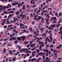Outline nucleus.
Instances as JSON below:
<instances>
[{
  "instance_id": "nucleus-1",
  "label": "nucleus",
  "mask_w": 62,
  "mask_h": 62,
  "mask_svg": "<svg viewBox=\"0 0 62 62\" xmlns=\"http://www.w3.org/2000/svg\"><path fill=\"white\" fill-rule=\"evenodd\" d=\"M39 40H40V39H39L37 40V42H39V44H44L45 43L44 42H40V41H39Z\"/></svg>"
},
{
  "instance_id": "nucleus-2",
  "label": "nucleus",
  "mask_w": 62,
  "mask_h": 62,
  "mask_svg": "<svg viewBox=\"0 0 62 62\" xmlns=\"http://www.w3.org/2000/svg\"><path fill=\"white\" fill-rule=\"evenodd\" d=\"M36 44L35 43H34L33 44H32L30 45V46L31 48H33L35 46Z\"/></svg>"
},
{
  "instance_id": "nucleus-3",
  "label": "nucleus",
  "mask_w": 62,
  "mask_h": 62,
  "mask_svg": "<svg viewBox=\"0 0 62 62\" xmlns=\"http://www.w3.org/2000/svg\"><path fill=\"white\" fill-rule=\"evenodd\" d=\"M56 26V25L55 24H53L52 25H51L50 26V27H52L53 28H54L55 27V26Z\"/></svg>"
},
{
  "instance_id": "nucleus-4",
  "label": "nucleus",
  "mask_w": 62,
  "mask_h": 62,
  "mask_svg": "<svg viewBox=\"0 0 62 62\" xmlns=\"http://www.w3.org/2000/svg\"><path fill=\"white\" fill-rule=\"evenodd\" d=\"M21 39H26V38H25V36H22L20 38Z\"/></svg>"
},
{
  "instance_id": "nucleus-5",
  "label": "nucleus",
  "mask_w": 62,
  "mask_h": 62,
  "mask_svg": "<svg viewBox=\"0 0 62 62\" xmlns=\"http://www.w3.org/2000/svg\"><path fill=\"white\" fill-rule=\"evenodd\" d=\"M46 61H50V60L51 59H49V57H46Z\"/></svg>"
},
{
  "instance_id": "nucleus-6",
  "label": "nucleus",
  "mask_w": 62,
  "mask_h": 62,
  "mask_svg": "<svg viewBox=\"0 0 62 62\" xmlns=\"http://www.w3.org/2000/svg\"><path fill=\"white\" fill-rule=\"evenodd\" d=\"M17 39L19 41H21L22 40V39H21V38H20L19 37H18L17 38Z\"/></svg>"
},
{
  "instance_id": "nucleus-7",
  "label": "nucleus",
  "mask_w": 62,
  "mask_h": 62,
  "mask_svg": "<svg viewBox=\"0 0 62 62\" xmlns=\"http://www.w3.org/2000/svg\"><path fill=\"white\" fill-rule=\"evenodd\" d=\"M9 54H13V53L12 52V51L11 50H10L9 51Z\"/></svg>"
},
{
  "instance_id": "nucleus-8",
  "label": "nucleus",
  "mask_w": 62,
  "mask_h": 62,
  "mask_svg": "<svg viewBox=\"0 0 62 62\" xmlns=\"http://www.w3.org/2000/svg\"><path fill=\"white\" fill-rule=\"evenodd\" d=\"M16 57H14V58L12 59V60L13 61H14L16 60Z\"/></svg>"
},
{
  "instance_id": "nucleus-9",
  "label": "nucleus",
  "mask_w": 62,
  "mask_h": 62,
  "mask_svg": "<svg viewBox=\"0 0 62 62\" xmlns=\"http://www.w3.org/2000/svg\"><path fill=\"white\" fill-rule=\"evenodd\" d=\"M52 19H54V20H56V17H52Z\"/></svg>"
},
{
  "instance_id": "nucleus-10",
  "label": "nucleus",
  "mask_w": 62,
  "mask_h": 62,
  "mask_svg": "<svg viewBox=\"0 0 62 62\" xmlns=\"http://www.w3.org/2000/svg\"><path fill=\"white\" fill-rule=\"evenodd\" d=\"M3 13L5 14H8V12H6V11H5L3 12Z\"/></svg>"
},
{
  "instance_id": "nucleus-11",
  "label": "nucleus",
  "mask_w": 62,
  "mask_h": 62,
  "mask_svg": "<svg viewBox=\"0 0 62 62\" xmlns=\"http://www.w3.org/2000/svg\"><path fill=\"white\" fill-rule=\"evenodd\" d=\"M9 39V37H8L7 38H6L4 39V41H7V40H8Z\"/></svg>"
},
{
  "instance_id": "nucleus-12",
  "label": "nucleus",
  "mask_w": 62,
  "mask_h": 62,
  "mask_svg": "<svg viewBox=\"0 0 62 62\" xmlns=\"http://www.w3.org/2000/svg\"><path fill=\"white\" fill-rule=\"evenodd\" d=\"M16 14V16H17L19 14V11H17L16 12V13H15Z\"/></svg>"
},
{
  "instance_id": "nucleus-13",
  "label": "nucleus",
  "mask_w": 62,
  "mask_h": 62,
  "mask_svg": "<svg viewBox=\"0 0 62 62\" xmlns=\"http://www.w3.org/2000/svg\"><path fill=\"white\" fill-rule=\"evenodd\" d=\"M44 29V28H42V29H41V28H39V30L42 31H43V29Z\"/></svg>"
},
{
  "instance_id": "nucleus-14",
  "label": "nucleus",
  "mask_w": 62,
  "mask_h": 62,
  "mask_svg": "<svg viewBox=\"0 0 62 62\" xmlns=\"http://www.w3.org/2000/svg\"><path fill=\"white\" fill-rule=\"evenodd\" d=\"M22 4H20L19 3L18 4V5H17V7L18 8H19V7H20V6H22V5H21Z\"/></svg>"
},
{
  "instance_id": "nucleus-15",
  "label": "nucleus",
  "mask_w": 62,
  "mask_h": 62,
  "mask_svg": "<svg viewBox=\"0 0 62 62\" xmlns=\"http://www.w3.org/2000/svg\"><path fill=\"white\" fill-rule=\"evenodd\" d=\"M26 15H23L22 16V18H26Z\"/></svg>"
},
{
  "instance_id": "nucleus-16",
  "label": "nucleus",
  "mask_w": 62,
  "mask_h": 62,
  "mask_svg": "<svg viewBox=\"0 0 62 62\" xmlns=\"http://www.w3.org/2000/svg\"><path fill=\"white\" fill-rule=\"evenodd\" d=\"M22 9H25V5H24L23 6Z\"/></svg>"
},
{
  "instance_id": "nucleus-17",
  "label": "nucleus",
  "mask_w": 62,
  "mask_h": 62,
  "mask_svg": "<svg viewBox=\"0 0 62 62\" xmlns=\"http://www.w3.org/2000/svg\"><path fill=\"white\" fill-rule=\"evenodd\" d=\"M16 19L15 18H14V20H13V22L14 23H16Z\"/></svg>"
},
{
  "instance_id": "nucleus-18",
  "label": "nucleus",
  "mask_w": 62,
  "mask_h": 62,
  "mask_svg": "<svg viewBox=\"0 0 62 62\" xmlns=\"http://www.w3.org/2000/svg\"><path fill=\"white\" fill-rule=\"evenodd\" d=\"M49 47L50 48H51V47H52V48H53V47H54V45L52 44H51L50 46Z\"/></svg>"
},
{
  "instance_id": "nucleus-19",
  "label": "nucleus",
  "mask_w": 62,
  "mask_h": 62,
  "mask_svg": "<svg viewBox=\"0 0 62 62\" xmlns=\"http://www.w3.org/2000/svg\"><path fill=\"white\" fill-rule=\"evenodd\" d=\"M57 56L56 55H55L54 56V59H57Z\"/></svg>"
},
{
  "instance_id": "nucleus-20",
  "label": "nucleus",
  "mask_w": 62,
  "mask_h": 62,
  "mask_svg": "<svg viewBox=\"0 0 62 62\" xmlns=\"http://www.w3.org/2000/svg\"><path fill=\"white\" fill-rule=\"evenodd\" d=\"M7 8V6H4V7L3 6L2 7V9H3L4 8Z\"/></svg>"
},
{
  "instance_id": "nucleus-21",
  "label": "nucleus",
  "mask_w": 62,
  "mask_h": 62,
  "mask_svg": "<svg viewBox=\"0 0 62 62\" xmlns=\"http://www.w3.org/2000/svg\"><path fill=\"white\" fill-rule=\"evenodd\" d=\"M56 48L57 49H60V48H61V47H60L59 46H57L56 47Z\"/></svg>"
},
{
  "instance_id": "nucleus-22",
  "label": "nucleus",
  "mask_w": 62,
  "mask_h": 62,
  "mask_svg": "<svg viewBox=\"0 0 62 62\" xmlns=\"http://www.w3.org/2000/svg\"><path fill=\"white\" fill-rule=\"evenodd\" d=\"M32 56H35V54H34V53H32Z\"/></svg>"
},
{
  "instance_id": "nucleus-23",
  "label": "nucleus",
  "mask_w": 62,
  "mask_h": 62,
  "mask_svg": "<svg viewBox=\"0 0 62 62\" xmlns=\"http://www.w3.org/2000/svg\"><path fill=\"white\" fill-rule=\"evenodd\" d=\"M12 39H13V40H16V38L14 37H12Z\"/></svg>"
},
{
  "instance_id": "nucleus-24",
  "label": "nucleus",
  "mask_w": 62,
  "mask_h": 62,
  "mask_svg": "<svg viewBox=\"0 0 62 62\" xmlns=\"http://www.w3.org/2000/svg\"><path fill=\"white\" fill-rule=\"evenodd\" d=\"M36 51H37V53H39V50H38V49H37L36 50Z\"/></svg>"
},
{
  "instance_id": "nucleus-25",
  "label": "nucleus",
  "mask_w": 62,
  "mask_h": 62,
  "mask_svg": "<svg viewBox=\"0 0 62 62\" xmlns=\"http://www.w3.org/2000/svg\"><path fill=\"white\" fill-rule=\"evenodd\" d=\"M3 53H6V49H5L4 48L3 49Z\"/></svg>"
},
{
  "instance_id": "nucleus-26",
  "label": "nucleus",
  "mask_w": 62,
  "mask_h": 62,
  "mask_svg": "<svg viewBox=\"0 0 62 62\" xmlns=\"http://www.w3.org/2000/svg\"><path fill=\"white\" fill-rule=\"evenodd\" d=\"M46 54H47V53H49V51H48V49H46Z\"/></svg>"
},
{
  "instance_id": "nucleus-27",
  "label": "nucleus",
  "mask_w": 62,
  "mask_h": 62,
  "mask_svg": "<svg viewBox=\"0 0 62 62\" xmlns=\"http://www.w3.org/2000/svg\"><path fill=\"white\" fill-rule=\"evenodd\" d=\"M62 26H61L60 27V31H62Z\"/></svg>"
},
{
  "instance_id": "nucleus-28",
  "label": "nucleus",
  "mask_w": 62,
  "mask_h": 62,
  "mask_svg": "<svg viewBox=\"0 0 62 62\" xmlns=\"http://www.w3.org/2000/svg\"><path fill=\"white\" fill-rule=\"evenodd\" d=\"M18 4V2H16V3H15V6L17 5Z\"/></svg>"
},
{
  "instance_id": "nucleus-29",
  "label": "nucleus",
  "mask_w": 62,
  "mask_h": 62,
  "mask_svg": "<svg viewBox=\"0 0 62 62\" xmlns=\"http://www.w3.org/2000/svg\"><path fill=\"white\" fill-rule=\"evenodd\" d=\"M12 39H12V37L10 38H9V39H10V41H12L13 40Z\"/></svg>"
},
{
  "instance_id": "nucleus-30",
  "label": "nucleus",
  "mask_w": 62,
  "mask_h": 62,
  "mask_svg": "<svg viewBox=\"0 0 62 62\" xmlns=\"http://www.w3.org/2000/svg\"><path fill=\"white\" fill-rule=\"evenodd\" d=\"M23 31L25 33H26V30H23Z\"/></svg>"
},
{
  "instance_id": "nucleus-31",
  "label": "nucleus",
  "mask_w": 62,
  "mask_h": 62,
  "mask_svg": "<svg viewBox=\"0 0 62 62\" xmlns=\"http://www.w3.org/2000/svg\"><path fill=\"white\" fill-rule=\"evenodd\" d=\"M29 42L30 43V44L31 45L33 43V41H30Z\"/></svg>"
},
{
  "instance_id": "nucleus-32",
  "label": "nucleus",
  "mask_w": 62,
  "mask_h": 62,
  "mask_svg": "<svg viewBox=\"0 0 62 62\" xmlns=\"http://www.w3.org/2000/svg\"><path fill=\"white\" fill-rule=\"evenodd\" d=\"M49 20L48 19H46V23H48L49 22V21H48Z\"/></svg>"
},
{
  "instance_id": "nucleus-33",
  "label": "nucleus",
  "mask_w": 62,
  "mask_h": 62,
  "mask_svg": "<svg viewBox=\"0 0 62 62\" xmlns=\"http://www.w3.org/2000/svg\"><path fill=\"white\" fill-rule=\"evenodd\" d=\"M55 16H58V14H57V12H56L55 13Z\"/></svg>"
},
{
  "instance_id": "nucleus-34",
  "label": "nucleus",
  "mask_w": 62,
  "mask_h": 62,
  "mask_svg": "<svg viewBox=\"0 0 62 62\" xmlns=\"http://www.w3.org/2000/svg\"><path fill=\"white\" fill-rule=\"evenodd\" d=\"M37 8H35V9L34 11V12H36V11H37Z\"/></svg>"
},
{
  "instance_id": "nucleus-35",
  "label": "nucleus",
  "mask_w": 62,
  "mask_h": 62,
  "mask_svg": "<svg viewBox=\"0 0 62 62\" xmlns=\"http://www.w3.org/2000/svg\"><path fill=\"white\" fill-rule=\"evenodd\" d=\"M3 27H4V28H7V26H4Z\"/></svg>"
},
{
  "instance_id": "nucleus-36",
  "label": "nucleus",
  "mask_w": 62,
  "mask_h": 62,
  "mask_svg": "<svg viewBox=\"0 0 62 62\" xmlns=\"http://www.w3.org/2000/svg\"><path fill=\"white\" fill-rule=\"evenodd\" d=\"M20 53V52H18L16 54V55H17L18 54H19Z\"/></svg>"
},
{
  "instance_id": "nucleus-37",
  "label": "nucleus",
  "mask_w": 62,
  "mask_h": 62,
  "mask_svg": "<svg viewBox=\"0 0 62 62\" xmlns=\"http://www.w3.org/2000/svg\"><path fill=\"white\" fill-rule=\"evenodd\" d=\"M53 24H54V23H56V21H55L54 20L53 21Z\"/></svg>"
},
{
  "instance_id": "nucleus-38",
  "label": "nucleus",
  "mask_w": 62,
  "mask_h": 62,
  "mask_svg": "<svg viewBox=\"0 0 62 62\" xmlns=\"http://www.w3.org/2000/svg\"><path fill=\"white\" fill-rule=\"evenodd\" d=\"M34 19L35 20H38V18H37L35 17H34Z\"/></svg>"
},
{
  "instance_id": "nucleus-39",
  "label": "nucleus",
  "mask_w": 62,
  "mask_h": 62,
  "mask_svg": "<svg viewBox=\"0 0 62 62\" xmlns=\"http://www.w3.org/2000/svg\"><path fill=\"white\" fill-rule=\"evenodd\" d=\"M33 61H37L36 59H35V58H33Z\"/></svg>"
},
{
  "instance_id": "nucleus-40",
  "label": "nucleus",
  "mask_w": 62,
  "mask_h": 62,
  "mask_svg": "<svg viewBox=\"0 0 62 62\" xmlns=\"http://www.w3.org/2000/svg\"><path fill=\"white\" fill-rule=\"evenodd\" d=\"M12 26V24H10L8 26V27H11Z\"/></svg>"
},
{
  "instance_id": "nucleus-41",
  "label": "nucleus",
  "mask_w": 62,
  "mask_h": 62,
  "mask_svg": "<svg viewBox=\"0 0 62 62\" xmlns=\"http://www.w3.org/2000/svg\"><path fill=\"white\" fill-rule=\"evenodd\" d=\"M40 46H44V44H41L40 45Z\"/></svg>"
},
{
  "instance_id": "nucleus-42",
  "label": "nucleus",
  "mask_w": 62,
  "mask_h": 62,
  "mask_svg": "<svg viewBox=\"0 0 62 62\" xmlns=\"http://www.w3.org/2000/svg\"><path fill=\"white\" fill-rule=\"evenodd\" d=\"M43 59H44H44H45V56H44V55H43Z\"/></svg>"
},
{
  "instance_id": "nucleus-43",
  "label": "nucleus",
  "mask_w": 62,
  "mask_h": 62,
  "mask_svg": "<svg viewBox=\"0 0 62 62\" xmlns=\"http://www.w3.org/2000/svg\"><path fill=\"white\" fill-rule=\"evenodd\" d=\"M38 19L39 20H40V16H38Z\"/></svg>"
},
{
  "instance_id": "nucleus-44",
  "label": "nucleus",
  "mask_w": 62,
  "mask_h": 62,
  "mask_svg": "<svg viewBox=\"0 0 62 62\" xmlns=\"http://www.w3.org/2000/svg\"><path fill=\"white\" fill-rule=\"evenodd\" d=\"M48 31H48V30H46L45 32L46 33H47L48 32Z\"/></svg>"
},
{
  "instance_id": "nucleus-45",
  "label": "nucleus",
  "mask_w": 62,
  "mask_h": 62,
  "mask_svg": "<svg viewBox=\"0 0 62 62\" xmlns=\"http://www.w3.org/2000/svg\"><path fill=\"white\" fill-rule=\"evenodd\" d=\"M23 51V49L22 48L21 50H19V52H22V51Z\"/></svg>"
},
{
  "instance_id": "nucleus-46",
  "label": "nucleus",
  "mask_w": 62,
  "mask_h": 62,
  "mask_svg": "<svg viewBox=\"0 0 62 62\" xmlns=\"http://www.w3.org/2000/svg\"><path fill=\"white\" fill-rule=\"evenodd\" d=\"M40 53V55H42V54H43V52H41V53Z\"/></svg>"
},
{
  "instance_id": "nucleus-47",
  "label": "nucleus",
  "mask_w": 62,
  "mask_h": 62,
  "mask_svg": "<svg viewBox=\"0 0 62 62\" xmlns=\"http://www.w3.org/2000/svg\"><path fill=\"white\" fill-rule=\"evenodd\" d=\"M30 45V44H29L28 45H27V48H29V46Z\"/></svg>"
},
{
  "instance_id": "nucleus-48",
  "label": "nucleus",
  "mask_w": 62,
  "mask_h": 62,
  "mask_svg": "<svg viewBox=\"0 0 62 62\" xmlns=\"http://www.w3.org/2000/svg\"><path fill=\"white\" fill-rule=\"evenodd\" d=\"M33 53L34 54H36V51H33Z\"/></svg>"
},
{
  "instance_id": "nucleus-49",
  "label": "nucleus",
  "mask_w": 62,
  "mask_h": 62,
  "mask_svg": "<svg viewBox=\"0 0 62 62\" xmlns=\"http://www.w3.org/2000/svg\"><path fill=\"white\" fill-rule=\"evenodd\" d=\"M46 46L47 47H49V45H48V44H47Z\"/></svg>"
},
{
  "instance_id": "nucleus-50",
  "label": "nucleus",
  "mask_w": 62,
  "mask_h": 62,
  "mask_svg": "<svg viewBox=\"0 0 62 62\" xmlns=\"http://www.w3.org/2000/svg\"><path fill=\"white\" fill-rule=\"evenodd\" d=\"M29 54H26V56H29Z\"/></svg>"
},
{
  "instance_id": "nucleus-51",
  "label": "nucleus",
  "mask_w": 62,
  "mask_h": 62,
  "mask_svg": "<svg viewBox=\"0 0 62 62\" xmlns=\"http://www.w3.org/2000/svg\"><path fill=\"white\" fill-rule=\"evenodd\" d=\"M59 15L60 16H61V17L62 15H61V13H60L59 14Z\"/></svg>"
},
{
  "instance_id": "nucleus-52",
  "label": "nucleus",
  "mask_w": 62,
  "mask_h": 62,
  "mask_svg": "<svg viewBox=\"0 0 62 62\" xmlns=\"http://www.w3.org/2000/svg\"><path fill=\"white\" fill-rule=\"evenodd\" d=\"M23 15L22 14H21L20 15V17L21 18V17H22H22H23Z\"/></svg>"
},
{
  "instance_id": "nucleus-53",
  "label": "nucleus",
  "mask_w": 62,
  "mask_h": 62,
  "mask_svg": "<svg viewBox=\"0 0 62 62\" xmlns=\"http://www.w3.org/2000/svg\"><path fill=\"white\" fill-rule=\"evenodd\" d=\"M12 5L13 6H15V3H13L12 4Z\"/></svg>"
},
{
  "instance_id": "nucleus-54",
  "label": "nucleus",
  "mask_w": 62,
  "mask_h": 62,
  "mask_svg": "<svg viewBox=\"0 0 62 62\" xmlns=\"http://www.w3.org/2000/svg\"><path fill=\"white\" fill-rule=\"evenodd\" d=\"M9 59V58H6L5 59L6 61H8V60Z\"/></svg>"
},
{
  "instance_id": "nucleus-55",
  "label": "nucleus",
  "mask_w": 62,
  "mask_h": 62,
  "mask_svg": "<svg viewBox=\"0 0 62 62\" xmlns=\"http://www.w3.org/2000/svg\"><path fill=\"white\" fill-rule=\"evenodd\" d=\"M15 24H17V25H19V24L18 23H16Z\"/></svg>"
},
{
  "instance_id": "nucleus-56",
  "label": "nucleus",
  "mask_w": 62,
  "mask_h": 62,
  "mask_svg": "<svg viewBox=\"0 0 62 62\" xmlns=\"http://www.w3.org/2000/svg\"><path fill=\"white\" fill-rule=\"evenodd\" d=\"M28 61L29 62H30L31 61V59H29L28 60Z\"/></svg>"
},
{
  "instance_id": "nucleus-57",
  "label": "nucleus",
  "mask_w": 62,
  "mask_h": 62,
  "mask_svg": "<svg viewBox=\"0 0 62 62\" xmlns=\"http://www.w3.org/2000/svg\"><path fill=\"white\" fill-rule=\"evenodd\" d=\"M31 17H33V15H32V14H31Z\"/></svg>"
},
{
  "instance_id": "nucleus-58",
  "label": "nucleus",
  "mask_w": 62,
  "mask_h": 62,
  "mask_svg": "<svg viewBox=\"0 0 62 62\" xmlns=\"http://www.w3.org/2000/svg\"><path fill=\"white\" fill-rule=\"evenodd\" d=\"M38 17V16L37 15H35V17L36 18V17Z\"/></svg>"
},
{
  "instance_id": "nucleus-59",
  "label": "nucleus",
  "mask_w": 62,
  "mask_h": 62,
  "mask_svg": "<svg viewBox=\"0 0 62 62\" xmlns=\"http://www.w3.org/2000/svg\"><path fill=\"white\" fill-rule=\"evenodd\" d=\"M7 43H6V42H5L3 44V45H6V44H7Z\"/></svg>"
},
{
  "instance_id": "nucleus-60",
  "label": "nucleus",
  "mask_w": 62,
  "mask_h": 62,
  "mask_svg": "<svg viewBox=\"0 0 62 62\" xmlns=\"http://www.w3.org/2000/svg\"><path fill=\"white\" fill-rule=\"evenodd\" d=\"M13 37L12 35L11 34H10V38H11V37Z\"/></svg>"
},
{
  "instance_id": "nucleus-61",
  "label": "nucleus",
  "mask_w": 62,
  "mask_h": 62,
  "mask_svg": "<svg viewBox=\"0 0 62 62\" xmlns=\"http://www.w3.org/2000/svg\"><path fill=\"white\" fill-rule=\"evenodd\" d=\"M53 50H54V49L53 48H52L51 49L50 51H53Z\"/></svg>"
},
{
  "instance_id": "nucleus-62",
  "label": "nucleus",
  "mask_w": 62,
  "mask_h": 62,
  "mask_svg": "<svg viewBox=\"0 0 62 62\" xmlns=\"http://www.w3.org/2000/svg\"><path fill=\"white\" fill-rule=\"evenodd\" d=\"M7 30H10V29L9 28H7Z\"/></svg>"
},
{
  "instance_id": "nucleus-63",
  "label": "nucleus",
  "mask_w": 62,
  "mask_h": 62,
  "mask_svg": "<svg viewBox=\"0 0 62 62\" xmlns=\"http://www.w3.org/2000/svg\"><path fill=\"white\" fill-rule=\"evenodd\" d=\"M62 34V31H60V34Z\"/></svg>"
},
{
  "instance_id": "nucleus-64",
  "label": "nucleus",
  "mask_w": 62,
  "mask_h": 62,
  "mask_svg": "<svg viewBox=\"0 0 62 62\" xmlns=\"http://www.w3.org/2000/svg\"><path fill=\"white\" fill-rule=\"evenodd\" d=\"M61 61L60 60H57V62H60Z\"/></svg>"
}]
</instances>
